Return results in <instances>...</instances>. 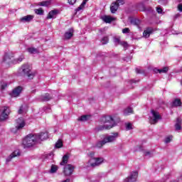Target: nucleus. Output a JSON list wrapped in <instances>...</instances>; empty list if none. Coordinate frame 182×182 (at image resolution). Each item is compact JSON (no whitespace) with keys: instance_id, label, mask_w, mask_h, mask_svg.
Here are the masks:
<instances>
[{"instance_id":"49530a36","label":"nucleus","mask_w":182,"mask_h":182,"mask_svg":"<svg viewBox=\"0 0 182 182\" xmlns=\"http://www.w3.org/2000/svg\"><path fill=\"white\" fill-rule=\"evenodd\" d=\"M118 5H124V0H117Z\"/></svg>"},{"instance_id":"1a4fd4ad","label":"nucleus","mask_w":182,"mask_h":182,"mask_svg":"<svg viewBox=\"0 0 182 182\" xmlns=\"http://www.w3.org/2000/svg\"><path fill=\"white\" fill-rule=\"evenodd\" d=\"M139 173H137V171L132 172L130 176L124 179V182H136Z\"/></svg>"},{"instance_id":"c85d7f7f","label":"nucleus","mask_w":182,"mask_h":182,"mask_svg":"<svg viewBox=\"0 0 182 182\" xmlns=\"http://www.w3.org/2000/svg\"><path fill=\"white\" fill-rule=\"evenodd\" d=\"M50 0H47L38 3L39 6H49L50 5Z\"/></svg>"},{"instance_id":"6e6d98bb","label":"nucleus","mask_w":182,"mask_h":182,"mask_svg":"<svg viewBox=\"0 0 182 182\" xmlns=\"http://www.w3.org/2000/svg\"><path fill=\"white\" fill-rule=\"evenodd\" d=\"M136 73H141V72H140V70H139V69H136Z\"/></svg>"},{"instance_id":"c9c22d12","label":"nucleus","mask_w":182,"mask_h":182,"mask_svg":"<svg viewBox=\"0 0 182 182\" xmlns=\"http://www.w3.org/2000/svg\"><path fill=\"white\" fill-rule=\"evenodd\" d=\"M88 157H90L91 159L90 160V163H92V161H93V160H95V152L91 151L90 153L87 154Z\"/></svg>"},{"instance_id":"f8f14e48","label":"nucleus","mask_w":182,"mask_h":182,"mask_svg":"<svg viewBox=\"0 0 182 182\" xmlns=\"http://www.w3.org/2000/svg\"><path fill=\"white\" fill-rule=\"evenodd\" d=\"M36 139H37V141L38 143H39V141H42L43 140H46V139H48V137H49V135L48 134V132H41L39 134H36Z\"/></svg>"},{"instance_id":"ea45409f","label":"nucleus","mask_w":182,"mask_h":182,"mask_svg":"<svg viewBox=\"0 0 182 182\" xmlns=\"http://www.w3.org/2000/svg\"><path fill=\"white\" fill-rule=\"evenodd\" d=\"M171 140H173V136H168L165 139V143L167 144L170 143V141H171Z\"/></svg>"},{"instance_id":"473e14b6","label":"nucleus","mask_w":182,"mask_h":182,"mask_svg":"<svg viewBox=\"0 0 182 182\" xmlns=\"http://www.w3.org/2000/svg\"><path fill=\"white\" fill-rule=\"evenodd\" d=\"M87 3V0H83L81 5L78 8H77L76 11H82V9L85 8V5H86Z\"/></svg>"},{"instance_id":"864d4df0","label":"nucleus","mask_w":182,"mask_h":182,"mask_svg":"<svg viewBox=\"0 0 182 182\" xmlns=\"http://www.w3.org/2000/svg\"><path fill=\"white\" fill-rule=\"evenodd\" d=\"M63 182H70V178H67L66 180L63 181Z\"/></svg>"},{"instance_id":"2f4dec72","label":"nucleus","mask_w":182,"mask_h":182,"mask_svg":"<svg viewBox=\"0 0 182 182\" xmlns=\"http://www.w3.org/2000/svg\"><path fill=\"white\" fill-rule=\"evenodd\" d=\"M58 166H56V165H53V166H51V168H50L49 172H50L51 174H53V173H56V172L58 171Z\"/></svg>"},{"instance_id":"c756f323","label":"nucleus","mask_w":182,"mask_h":182,"mask_svg":"<svg viewBox=\"0 0 182 182\" xmlns=\"http://www.w3.org/2000/svg\"><path fill=\"white\" fill-rule=\"evenodd\" d=\"M3 62H6V63H9L11 62V55L8 53H5L3 58Z\"/></svg>"},{"instance_id":"0eeeda50","label":"nucleus","mask_w":182,"mask_h":182,"mask_svg":"<svg viewBox=\"0 0 182 182\" xmlns=\"http://www.w3.org/2000/svg\"><path fill=\"white\" fill-rule=\"evenodd\" d=\"M75 167L72 164H67L64 166L63 173L65 176H72Z\"/></svg>"},{"instance_id":"3c124183","label":"nucleus","mask_w":182,"mask_h":182,"mask_svg":"<svg viewBox=\"0 0 182 182\" xmlns=\"http://www.w3.org/2000/svg\"><path fill=\"white\" fill-rule=\"evenodd\" d=\"M6 86H8V85H6V84H3V85H1V90H5V89L6 88Z\"/></svg>"},{"instance_id":"a18cd8bd","label":"nucleus","mask_w":182,"mask_h":182,"mask_svg":"<svg viewBox=\"0 0 182 182\" xmlns=\"http://www.w3.org/2000/svg\"><path fill=\"white\" fill-rule=\"evenodd\" d=\"M43 109H44V112H46V113H50V107H45Z\"/></svg>"},{"instance_id":"aec40b11","label":"nucleus","mask_w":182,"mask_h":182,"mask_svg":"<svg viewBox=\"0 0 182 182\" xmlns=\"http://www.w3.org/2000/svg\"><path fill=\"white\" fill-rule=\"evenodd\" d=\"M21 153H19V151H14L7 159L6 162L9 163V161H11L14 157H16L17 156H19Z\"/></svg>"},{"instance_id":"b1692460","label":"nucleus","mask_w":182,"mask_h":182,"mask_svg":"<svg viewBox=\"0 0 182 182\" xmlns=\"http://www.w3.org/2000/svg\"><path fill=\"white\" fill-rule=\"evenodd\" d=\"M154 71L155 73H167V72H168V68L165 67L163 69L155 68Z\"/></svg>"},{"instance_id":"4d7b16f0","label":"nucleus","mask_w":182,"mask_h":182,"mask_svg":"<svg viewBox=\"0 0 182 182\" xmlns=\"http://www.w3.org/2000/svg\"><path fill=\"white\" fill-rule=\"evenodd\" d=\"M132 82H133V83H136V82H137V81H136V80H133Z\"/></svg>"},{"instance_id":"a878e982","label":"nucleus","mask_w":182,"mask_h":182,"mask_svg":"<svg viewBox=\"0 0 182 182\" xmlns=\"http://www.w3.org/2000/svg\"><path fill=\"white\" fill-rule=\"evenodd\" d=\"M133 113V108L128 107L125 109H124V115L129 116V114H132Z\"/></svg>"},{"instance_id":"f257e3e1","label":"nucleus","mask_w":182,"mask_h":182,"mask_svg":"<svg viewBox=\"0 0 182 182\" xmlns=\"http://www.w3.org/2000/svg\"><path fill=\"white\" fill-rule=\"evenodd\" d=\"M101 122L104 123V125H102L100 127H97V130H109V129H112V127H114L116 126V122H114V118H112V116H106L102 117L101 118Z\"/></svg>"},{"instance_id":"13d9d810","label":"nucleus","mask_w":182,"mask_h":182,"mask_svg":"<svg viewBox=\"0 0 182 182\" xmlns=\"http://www.w3.org/2000/svg\"><path fill=\"white\" fill-rule=\"evenodd\" d=\"M177 1H178V2H181L182 0H177Z\"/></svg>"},{"instance_id":"dca6fc26","label":"nucleus","mask_w":182,"mask_h":182,"mask_svg":"<svg viewBox=\"0 0 182 182\" xmlns=\"http://www.w3.org/2000/svg\"><path fill=\"white\" fill-rule=\"evenodd\" d=\"M73 28L68 29L64 34V39H70L73 36Z\"/></svg>"},{"instance_id":"72a5a7b5","label":"nucleus","mask_w":182,"mask_h":182,"mask_svg":"<svg viewBox=\"0 0 182 182\" xmlns=\"http://www.w3.org/2000/svg\"><path fill=\"white\" fill-rule=\"evenodd\" d=\"M34 12L35 14H36L37 15H43L44 12L43 9H42V8L40 9H34Z\"/></svg>"},{"instance_id":"4be33fe9","label":"nucleus","mask_w":182,"mask_h":182,"mask_svg":"<svg viewBox=\"0 0 182 182\" xmlns=\"http://www.w3.org/2000/svg\"><path fill=\"white\" fill-rule=\"evenodd\" d=\"M172 107H178L181 106V100L178 98L175 99L171 104Z\"/></svg>"},{"instance_id":"f03ea898","label":"nucleus","mask_w":182,"mask_h":182,"mask_svg":"<svg viewBox=\"0 0 182 182\" xmlns=\"http://www.w3.org/2000/svg\"><path fill=\"white\" fill-rule=\"evenodd\" d=\"M38 143V139H36V134H28L26 138L23 140V146L25 149H29L33 147L35 144Z\"/></svg>"},{"instance_id":"423d86ee","label":"nucleus","mask_w":182,"mask_h":182,"mask_svg":"<svg viewBox=\"0 0 182 182\" xmlns=\"http://www.w3.org/2000/svg\"><path fill=\"white\" fill-rule=\"evenodd\" d=\"M119 137V132H113L104 138L106 143H114Z\"/></svg>"},{"instance_id":"c03bdc74","label":"nucleus","mask_w":182,"mask_h":182,"mask_svg":"<svg viewBox=\"0 0 182 182\" xmlns=\"http://www.w3.org/2000/svg\"><path fill=\"white\" fill-rule=\"evenodd\" d=\"M18 114H22L23 113V105H21L18 111Z\"/></svg>"},{"instance_id":"7c9ffc66","label":"nucleus","mask_w":182,"mask_h":182,"mask_svg":"<svg viewBox=\"0 0 182 182\" xmlns=\"http://www.w3.org/2000/svg\"><path fill=\"white\" fill-rule=\"evenodd\" d=\"M137 9L142 12H144V11H146V6H144V3H139L137 5Z\"/></svg>"},{"instance_id":"20e7f679","label":"nucleus","mask_w":182,"mask_h":182,"mask_svg":"<svg viewBox=\"0 0 182 182\" xmlns=\"http://www.w3.org/2000/svg\"><path fill=\"white\" fill-rule=\"evenodd\" d=\"M9 114H11V109H9V107H3L1 109V113L0 114V121L4 122L6 120Z\"/></svg>"},{"instance_id":"a211bd4d","label":"nucleus","mask_w":182,"mask_h":182,"mask_svg":"<svg viewBox=\"0 0 182 182\" xmlns=\"http://www.w3.org/2000/svg\"><path fill=\"white\" fill-rule=\"evenodd\" d=\"M51 99H52V96H50V95H49L48 93H46L40 97V100L42 102H49V100H50Z\"/></svg>"},{"instance_id":"a19ab883","label":"nucleus","mask_w":182,"mask_h":182,"mask_svg":"<svg viewBox=\"0 0 182 182\" xmlns=\"http://www.w3.org/2000/svg\"><path fill=\"white\" fill-rule=\"evenodd\" d=\"M133 129V124L132 123L126 124V130H132Z\"/></svg>"},{"instance_id":"37998d69","label":"nucleus","mask_w":182,"mask_h":182,"mask_svg":"<svg viewBox=\"0 0 182 182\" xmlns=\"http://www.w3.org/2000/svg\"><path fill=\"white\" fill-rule=\"evenodd\" d=\"M130 33V28H125L122 29V33Z\"/></svg>"},{"instance_id":"5701e85b","label":"nucleus","mask_w":182,"mask_h":182,"mask_svg":"<svg viewBox=\"0 0 182 182\" xmlns=\"http://www.w3.org/2000/svg\"><path fill=\"white\" fill-rule=\"evenodd\" d=\"M114 19H115L114 18L110 17V16H105L102 18V20L106 23H112V22H113V21H114Z\"/></svg>"},{"instance_id":"39448f33","label":"nucleus","mask_w":182,"mask_h":182,"mask_svg":"<svg viewBox=\"0 0 182 182\" xmlns=\"http://www.w3.org/2000/svg\"><path fill=\"white\" fill-rule=\"evenodd\" d=\"M151 113L153 116V118L150 119L151 124H156V123L159 122V120H161V116L159 112H156L154 109L151 110Z\"/></svg>"},{"instance_id":"de8ad7c7","label":"nucleus","mask_w":182,"mask_h":182,"mask_svg":"<svg viewBox=\"0 0 182 182\" xmlns=\"http://www.w3.org/2000/svg\"><path fill=\"white\" fill-rule=\"evenodd\" d=\"M68 1L70 5H75V4H76V0H68Z\"/></svg>"},{"instance_id":"4468645a","label":"nucleus","mask_w":182,"mask_h":182,"mask_svg":"<svg viewBox=\"0 0 182 182\" xmlns=\"http://www.w3.org/2000/svg\"><path fill=\"white\" fill-rule=\"evenodd\" d=\"M153 32H154V29L151 27H148L144 31L143 37L146 38H150V35H151Z\"/></svg>"},{"instance_id":"09e8293b","label":"nucleus","mask_w":182,"mask_h":182,"mask_svg":"<svg viewBox=\"0 0 182 182\" xmlns=\"http://www.w3.org/2000/svg\"><path fill=\"white\" fill-rule=\"evenodd\" d=\"M156 12H158V14H161V12H163V9L160 7H156Z\"/></svg>"},{"instance_id":"cd10ccee","label":"nucleus","mask_w":182,"mask_h":182,"mask_svg":"<svg viewBox=\"0 0 182 182\" xmlns=\"http://www.w3.org/2000/svg\"><path fill=\"white\" fill-rule=\"evenodd\" d=\"M107 144V142L104 138L102 141H100L97 142L96 147H97L98 149H101V147H103V146H105V144Z\"/></svg>"},{"instance_id":"6ab92c4d","label":"nucleus","mask_w":182,"mask_h":182,"mask_svg":"<svg viewBox=\"0 0 182 182\" xmlns=\"http://www.w3.org/2000/svg\"><path fill=\"white\" fill-rule=\"evenodd\" d=\"M117 9H119V4H117V2L112 3V5L110 6L112 14H116Z\"/></svg>"},{"instance_id":"7ed1b4c3","label":"nucleus","mask_w":182,"mask_h":182,"mask_svg":"<svg viewBox=\"0 0 182 182\" xmlns=\"http://www.w3.org/2000/svg\"><path fill=\"white\" fill-rule=\"evenodd\" d=\"M21 70L23 75L28 77V79H33L35 77V73H32L31 70V66H29V65H23Z\"/></svg>"},{"instance_id":"412c9836","label":"nucleus","mask_w":182,"mask_h":182,"mask_svg":"<svg viewBox=\"0 0 182 182\" xmlns=\"http://www.w3.org/2000/svg\"><path fill=\"white\" fill-rule=\"evenodd\" d=\"M131 25H134V26H136L137 28H140V20L137 18H132L130 20Z\"/></svg>"},{"instance_id":"58836bf2","label":"nucleus","mask_w":182,"mask_h":182,"mask_svg":"<svg viewBox=\"0 0 182 182\" xmlns=\"http://www.w3.org/2000/svg\"><path fill=\"white\" fill-rule=\"evenodd\" d=\"M63 146V143L62 142L61 140H58L56 144H55V147L57 149H60Z\"/></svg>"},{"instance_id":"2eb2a0df","label":"nucleus","mask_w":182,"mask_h":182,"mask_svg":"<svg viewBox=\"0 0 182 182\" xmlns=\"http://www.w3.org/2000/svg\"><path fill=\"white\" fill-rule=\"evenodd\" d=\"M94 160L95 162H90V166L91 167H96L97 166H100L102 163H103V159L102 158H95Z\"/></svg>"},{"instance_id":"393cba45","label":"nucleus","mask_w":182,"mask_h":182,"mask_svg":"<svg viewBox=\"0 0 182 182\" xmlns=\"http://www.w3.org/2000/svg\"><path fill=\"white\" fill-rule=\"evenodd\" d=\"M69 160V155L65 154L63 156V160L60 162V166H65V164H68V161Z\"/></svg>"},{"instance_id":"e433bc0d","label":"nucleus","mask_w":182,"mask_h":182,"mask_svg":"<svg viewBox=\"0 0 182 182\" xmlns=\"http://www.w3.org/2000/svg\"><path fill=\"white\" fill-rule=\"evenodd\" d=\"M89 116L88 115H82L80 118H78V120L80 122H86Z\"/></svg>"},{"instance_id":"9d476101","label":"nucleus","mask_w":182,"mask_h":182,"mask_svg":"<svg viewBox=\"0 0 182 182\" xmlns=\"http://www.w3.org/2000/svg\"><path fill=\"white\" fill-rule=\"evenodd\" d=\"M114 43L117 46V45H121V46H123L124 49H127L129 48V44L126 41H120V38H114Z\"/></svg>"},{"instance_id":"4c0bfd02","label":"nucleus","mask_w":182,"mask_h":182,"mask_svg":"<svg viewBox=\"0 0 182 182\" xmlns=\"http://www.w3.org/2000/svg\"><path fill=\"white\" fill-rule=\"evenodd\" d=\"M28 52H29V53H38V49L35 48H28Z\"/></svg>"},{"instance_id":"8fccbe9b","label":"nucleus","mask_w":182,"mask_h":182,"mask_svg":"<svg viewBox=\"0 0 182 182\" xmlns=\"http://www.w3.org/2000/svg\"><path fill=\"white\" fill-rule=\"evenodd\" d=\"M178 10L179 11V12H182V4H179L178 5Z\"/></svg>"},{"instance_id":"603ef678","label":"nucleus","mask_w":182,"mask_h":182,"mask_svg":"<svg viewBox=\"0 0 182 182\" xmlns=\"http://www.w3.org/2000/svg\"><path fill=\"white\" fill-rule=\"evenodd\" d=\"M18 62H22L23 60V56H21L18 58Z\"/></svg>"},{"instance_id":"9b49d317","label":"nucleus","mask_w":182,"mask_h":182,"mask_svg":"<svg viewBox=\"0 0 182 182\" xmlns=\"http://www.w3.org/2000/svg\"><path fill=\"white\" fill-rule=\"evenodd\" d=\"M23 88L21 86L15 87L10 94L11 97H18L22 93Z\"/></svg>"},{"instance_id":"79ce46f5","label":"nucleus","mask_w":182,"mask_h":182,"mask_svg":"<svg viewBox=\"0 0 182 182\" xmlns=\"http://www.w3.org/2000/svg\"><path fill=\"white\" fill-rule=\"evenodd\" d=\"M144 155L146 157H153V152L152 151H146L145 152Z\"/></svg>"},{"instance_id":"5fc2aeb1","label":"nucleus","mask_w":182,"mask_h":182,"mask_svg":"<svg viewBox=\"0 0 182 182\" xmlns=\"http://www.w3.org/2000/svg\"><path fill=\"white\" fill-rule=\"evenodd\" d=\"M179 16H180V14L175 15V19H177V18H178Z\"/></svg>"},{"instance_id":"ddd939ff","label":"nucleus","mask_w":182,"mask_h":182,"mask_svg":"<svg viewBox=\"0 0 182 182\" xmlns=\"http://www.w3.org/2000/svg\"><path fill=\"white\" fill-rule=\"evenodd\" d=\"M58 15H59V10L58 9L52 10L48 13L47 16V19H55V18H56Z\"/></svg>"},{"instance_id":"bb28decb","label":"nucleus","mask_w":182,"mask_h":182,"mask_svg":"<svg viewBox=\"0 0 182 182\" xmlns=\"http://www.w3.org/2000/svg\"><path fill=\"white\" fill-rule=\"evenodd\" d=\"M176 130H181V119L177 118L175 124Z\"/></svg>"},{"instance_id":"f704fd0d","label":"nucleus","mask_w":182,"mask_h":182,"mask_svg":"<svg viewBox=\"0 0 182 182\" xmlns=\"http://www.w3.org/2000/svg\"><path fill=\"white\" fill-rule=\"evenodd\" d=\"M101 43L102 45H107V43H109V37L105 36L101 39Z\"/></svg>"},{"instance_id":"f3484780","label":"nucleus","mask_w":182,"mask_h":182,"mask_svg":"<svg viewBox=\"0 0 182 182\" xmlns=\"http://www.w3.org/2000/svg\"><path fill=\"white\" fill-rule=\"evenodd\" d=\"M32 19H33V15H27V16H25L23 17H22L20 21L21 22H31V21H32Z\"/></svg>"},{"instance_id":"6e6552de","label":"nucleus","mask_w":182,"mask_h":182,"mask_svg":"<svg viewBox=\"0 0 182 182\" xmlns=\"http://www.w3.org/2000/svg\"><path fill=\"white\" fill-rule=\"evenodd\" d=\"M26 124L25 123V119L21 117L16 120V130H22L23 127H25V125Z\"/></svg>"}]
</instances>
